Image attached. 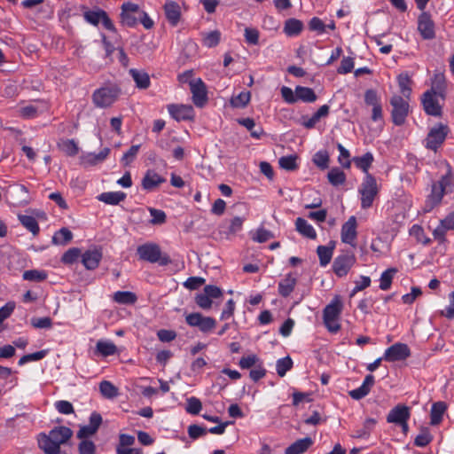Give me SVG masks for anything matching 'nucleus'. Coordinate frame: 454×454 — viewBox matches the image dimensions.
<instances>
[{
  "label": "nucleus",
  "instance_id": "35",
  "mask_svg": "<svg viewBox=\"0 0 454 454\" xmlns=\"http://www.w3.org/2000/svg\"><path fill=\"white\" fill-rule=\"evenodd\" d=\"M353 160L357 168L361 169L365 175L370 174L368 170L373 161L372 153L368 152L362 156L355 157Z\"/></svg>",
  "mask_w": 454,
  "mask_h": 454
},
{
  "label": "nucleus",
  "instance_id": "26",
  "mask_svg": "<svg viewBox=\"0 0 454 454\" xmlns=\"http://www.w3.org/2000/svg\"><path fill=\"white\" fill-rule=\"evenodd\" d=\"M110 153V149L105 147L98 153H89L82 157V163L87 166H94L104 161Z\"/></svg>",
  "mask_w": 454,
  "mask_h": 454
},
{
  "label": "nucleus",
  "instance_id": "41",
  "mask_svg": "<svg viewBox=\"0 0 454 454\" xmlns=\"http://www.w3.org/2000/svg\"><path fill=\"white\" fill-rule=\"evenodd\" d=\"M328 181L333 186L343 184L346 181L345 173L339 168H333L327 175Z\"/></svg>",
  "mask_w": 454,
  "mask_h": 454
},
{
  "label": "nucleus",
  "instance_id": "31",
  "mask_svg": "<svg viewBox=\"0 0 454 454\" xmlns=\"http://www.w3.org/2000/svg\"><path fill=\"white\" fill-rule=\"evenodd\" d=\"M446 408L447 406L443 402H437L432 405L430 412V424L432 426H436L441 423Z\"/></svg>",
  "mask_w": 454,
  "mask_h": 454
},
{
  "label": "nucleus",
  "instance_id": "34",
  "mask_svg": "<svg viewBox=\"0 0 454 454\" xmlns=\"http://www.w3.org/2000/svg\"><path fill=\"white\" fill-rule=\"evenodd\" d=\"M296 101L301 100L307 103H312L317 100V95L314 90L308 87L297 86L295 88Z\"/></svg>",
  "mask_w": 454,
  "mask_h": 454
},
{
  "label": "nucleus",
  "instance_id": "62",
  "mask_svg": "<svg viewBox=\"0 0 454 454\" xmlns=\"http://www.w3.org/2000/svg\"><path fill=\"white\" fill-rule=\"evenodd\" d=\"M354 68V59L350 57H344L340 62L337 72L341 74L350 73Z\"/></svg>",
  "mask_w": 454,
  "mask_h": 454
},
{
  "label": "nucleus",
  "instance_id": "32",
  "mask_svg": "<svg viewBox=\"0 0 454 454\" xmlns=\"http://www.w3.org/2000/svg\"><path fill=\"white\" fill-rule=\"evenodd\" d=\"M126 194L122 192H106L99 194L98 200L108 205H117L124 200Z\"/></svg>",
  "mask_w": 454,
  "mask_h": 454
},
{
  "label": "nucleus",
  "instance_id": "51",
  "mask_svg": "<svg viewBox=\"0 0 454 454\" xmlns=\"http://www.w3.org/2000/svg\"><path fill=\"white\" fill-rule=\"evenodd\" d=\"M297 157L295 155L283 156L279 158L278 164L281 168L291 171L297 168Z\"/></svg>",
  "mask_w": 454,
  "mask_h": 454
},
{
  "label": "nucleus",
  "instance_id": "53",
  "mask_svg": "<svg viewBox=\"0 0 454 454\" xmlns=\"http://www.w3.org/2000/svg\"><path fill=\"white\" fill-rule=\"evenodd\" d=\"M202 404L199 398L192 396L187 399L185 411L189 414L197 415L201 411Z\"/></svg>",
  "mask_w": 454,
  "mask_h": 454
},
{
  "label": "nucleus",
  "instance_id": "64",
  "mask_svg": "<svg viewBox=\"0 0 454 454\" xmlns=\"http://www.w3.org/2000/svg\"><path fill=\"white\" fill-rule=\"evenodd\" d=\"M80 454H95L96 446L92 441L82 440L78 446Z\"/></svg>",
  "mask_w": 454,
  "mask_h": 454
},
{
  "label": "nucleus",
  "instance_id": "54",
  "mask_svg": "<svg viewBox=\"0 0 454 454\" xmlns=\"http://www.w3.org/2000/svg\"><path fill=\"white\" fill-rule=\"evenodd\" d=\"M308 26L309 30L316 32L317 35H323L326 30V25L318 17H313L310 19Z\"/></svg>",
  "mask_w": 454,
  "mask_h": 454
},
{
  "label": "nucleus",
  "instance_id": "60",
  "mask_svg": "<svg viewBox=\"0 0 454 454\" xmlns=\"http://www.w3.org/2000/svg\"><path fill=\"white\" fill-rule=\"evenodd\" d=\"M20 116L25 119H32L38 115V107L34 105H27L19 109Z\"/></svg>",
  "mask_w": 454,
  "mask_h": 454
},
{
  "label": "nucleus",
  "instance_id": "21",
  "mask_svg": "<svg viewBox=\"0 0 454 454\" xmlns=\"http://www.w3.org/2000/svg\"><path fill=\"white\" fill-rule=\"evenodd\" d=\"M374 376L372 374H368L365 376L362 385L357 388L350 390L348 394L351 398L355 400H360L370 393L371 388L374 385Z\"/></svg>",
  "mask_w": 454,
  "mask_h": 454
},
{
  "label": "nucleus",
  "instance_id": "61",
  "mask_svg": "<svg viewBox=\"0 0 454 454\" xmlns=\"http://www.w3.org/2000/svg\"><path fill=\"white\" fill-rule=\"evenodd\" d=\"M364 102L372 107L380 104V99L375 90L369 89L364 92Z\"/></svg>",
  "mask_w": 454,
  "mask_h": 454
},
{
  "label": "nucleus",
  "instance_id": "8",
  "mask_svg": "<svg viewBox=\"0 0 454 454\" xmlns=\"http://www.w3.org/2000/svg\"><path fill=\"white\" fill-rule=\"evenodd\" d=\"M390 105L392 106L391 117L393 122L396 126L403 125L405 122L410 111L409 98L399 95H394L390 98Z\"/></svg>",
  "mask_w": 454,
  "mask_h": 454
},
{
  "label": "nucleus",
  "instance_id": "20",
  "mask_svg": "<svg viewBox=\"0 0 454 454\" xmlns=\"http://www.w3.org/2000/svg\"><path fill=\"white\" fill-rule=\"evenodd\" d=\"M165 182L166 178L160 176L154 169H148L142 179L141 184L144 190L152 191Z\"/></svg>",
  "mask_w": 454,
  "mask_h": 454
},
{
  "label": "nucleus",
  "instance_id": "39",
  "mask_svg": "<svg viewBox=\"0 0 454 454\" xmlns=\"http://www.w3.org/2000/svg\"><path fill=\"white\" fill-rule=\"evenodd\" d=\"M238 121L240 125L249 130L251 136L254 138H260L263 134L262 129L259 126L256 127L254 121L251 118L239 119Z\"/></svg>",
  "mask_w": 454,
  "mask_h": 454
},
{
  "label": "nucleus",
  "instance_id": "17",
  "mask_svg": "<svg viewBox=\"0 0 454 454\" xmlns=\"http://www.w3.org/2000/svg\"><path fill=\"white\" fill-rule=\"evenodd\" d=\"M139 13V6L130 2L123 3L121 5V21L123 25L133 27L137 24L136 14Z\"/></svg>",
  "mask_w": 454,
  "mask_h": 454
},
{
  "label": "nucleus",
  "instance_id": "9",
  "mask_svg": "<svg viewBox=\"0 0 454 454\" xmlns=\"http://www.w3.org/2000/svg\"><path fill=\"white\" fill-rule=\"evenodd\" d=\"M421 105L424 112L430 116L441 117L444 101H442L440 95L433 90H426L421 95Z\"/></svg>",
  "mask_w": 454,
  "mask_h": 454
},
{
  "label": "nucleus",
  "instance_id": "37",
  "mask_svg": "<svg viewBox=\"0 0 454 454\" xmlns=\"http://www.w3.org/2000/svg\"><path fill=\"white\" fill-rule=\"evenodd\" d=\"M334 247L318 246L317 253L319 258V262L322 267H325L332 260Z\"/></svg>",
  "mask_w": 454,
  "mask_h": 454
},
{
  "label": "nucleus",
  "instance_id": "23",
  "mask_svg": "<svg viewBox=\"0 0 454 454\" xmlns=\"http://www.w3.org/2000/svg\"><path fill=\"white\" fill-rule=\"evenodd\" d=\"M428 90L440 95L442 101L446 99L447 83L445 75L442 73H436L431 79V88Z\"/></svg>",
  "mask_w": 454,
  "mask_h": 454
},
{
  "label": "nucleus",
  "instance_id": "46",
  "mask_svg": "<svg viewBox=\"0 0 454 454\" xmlns=\"http://www.w3.org/2000/svg\"><path fill=\"white\" fill-rule=\"evenodd\" d=\"M293 367V360L290 356L280 358L276 363V370L279 377H284Z\"/></svg>",
  "mask_w": 454,
  "mask_h": 454
},
{
  "label": "nucleus",
  "instance_id": "25",
  "mask_svg": "<svg viewBox=\"0 0 454 454\" xmlns=\"http://www.w3.org/2000/svg\"><path fill=\"white\" fill-rule=\"evenodd\" d=\"M312 444L313 441L310 437H304L302 439H299L286 449L285 454H302Z\"/></svg>",
  "mask_w": 454,
  "mask_h": 454
},
{
  "label": "nucleus",
  "instance_id": "50",
  "mask_svg": "<svg viewBox=\"0 0 454 454\" xmlns=\"http://www.w3.org/2000/svg\"><path fill=\"white\" fill-rule=\"evenodd\" d=\"M261 362L262 361L256 355L252 354L247 356L241 357L239 362V365L241 369H250V368H254Z\"/></svg>",
  "mask_w": 454,
  "mask_h": 454
},
{
  "label": "nucleus",
  "instance_id": "38",
  "mask_svg": "<svg viewBox=\"0 0 454 454\" xmlns=\"http://www.w3.org/2000/svg\"><path fill=\"white\" fill-rule=\"evenodd\" d=\"M19 220L27 231L33 233L34 236H36L39 233L40 228L37 221L34 216L21 215H19Z\"/></svg>",
  "mask_w": 454,
  "mask_h": 454
},
{
  "label": "nucleus",
  "instance_id": "48",
  "mask_svg": "<svg viewBox=\"0 0 454 454\" xmlns=\"http://www.w3.org/2000/svg\"><path fill=\"white\" fill-rule=\"evenodd\" d=\"M47 278V273L44 270H29L23 273V279L28 281L41 282Z\"/></svg>",
  "mask_w": 454,
  "mask_h": 454
},
{
  "label": "nucleus",
  "instance_id": "45",
  "mask_svg": "<svg viewBox=\"0 0 454 454\" xmlns=\"http://www.w3.org/2000/svg\"><path fill=\"white\" fill-rule=\"evenodd\" d=\"M59 149L67 156H75L79 152V147L74 139H66L59 144Z\"/></svg>",
  "mask_w": 454,
  "mask_h": 454
},
{
  "label": "nucleus",
  "instance_id": "33",
  "mask_svg": "<svg viewBox=\"0 0 454 454\" xmlns=\"http://www.w3.org/2000/svg\"><path fill=\"white\" fill-rule=\"evenodd\" d=\"M96 351L103 356H109L117 352V347L109 340H99L96 344Z\"/></svg>",
  "mask_w": 454,
  "mask_h": 454
},
{
  "label": "nucleus",
  "instance_id": "56",
  "mask_svg": "<svg viewBox=\"0 0 454 454\" xmlns=\"http://www.w3.org/2000/svg\"><path fill=\"white\" fill-rule=\"evenodd\" d=\"M337 148L340 152V155L338 157L339 163L346 168H348L350 167V153L348 150H347L341 144H337Z\"/></svg>",
  "mask_w": 454,
  "mask_h": 454
},
{
  "label": "nucleus",
  "instance_id": "3",
  "mask_svg": "<svg viewBox=\"0 0 454 454\" xmlns=\"http://www.w3.org/2000/svg\"><path fill=\"white\" fill-rule=\"evenodd\" d=\"M343 310V302L340 295L334 296L323 310V321L331 333H337L340 329V318Z\"/></svg>",
  "mask_w": 454,
  "mask_h": 454
},
{
  "label": "nucleus",
  "instance_id": "40",
  "mask_svg": "<svg viewBox=\"0 0 454 454\" xmlns=\"http://www.w3.org/2000/svg\"><path fill=\"white\" fill-rule=\"evenodd\" d=\"M101 395L107 399H113L119 395L118 388L110 381L103 380L99 384Z\"/></svg>",
  "mask_w": 454,
  "mask_h": 454
},
{
  "label": "nucleus",
  "instance_id": "24",
  "mask_svg": "<svg viewBox=\"0 0 454 454\" xmlns=\"http://www.w3.org/2000/svg\"><path fill=\"white\" fill-rule=\"evenodd\" d=\"M129 74L132 77L136 83V87L139 90H146L151 85L150 76L147 72L143 69L130 68Z\"/></svg>",
  "mask_w": 454,
  "mask_h": 454
},
{
  "label": "nucleus",
  "instance_id": "42",
  "mask_svg": "<svg viewBox=\"0 0 454 454\" xmlns=\"http://www.w3.org/2000/svg\"><path fill=\"white\" fill-rule=\"evenodd\" d=\"M220 40L221 33L218 30L202 34V43L207 48L215 47L220 43Z\"/></svg>",
  "mask_w": 454,
  "mask_h": 454
},
{
  "label": "nucleus",
  "instance_id": "18",
  "mask_svg": "<svg viewBox=\"0 0 454 454\" xmlns=\"http://www.w3.org/2000/svg\"><path fill=\"white\" fill-rule=\"evenodd\" d=\"M170 116L177 121L192 120L194 116V111L192 106L170 104L167 106Z\"/></svg>",
  "mask_w": 454,
  "mask_h": 454
},
{
  "label": "nucleus",
  "instance_id": "15",
  "mask_svg": "<svg viewBox=\"0 0 454 454\" xmlns=\"http://www.w3.org/2000/svg\"><path fill=\"white\" fill-rule=\"evenodd\" d=\"M418 31L424 40L435 37L434 22L429 13L423 12L418 18Z\"/></svg>",
  "mask_w": 454,
  "mask_h": 454
},
{
  "label": "nucleus",
  "instance_id": "19",
  "mask_svg": "<svg viewBox=\"0 0 454 454\" xmlns=\"http://www.w3.org/2000/svg\"><path fill=\"white\" fill-rule=\"evenodd\" d=\"M411 416L410 408L403 404H398L390 410L387 416V421L388 423L399 424L409 420Z\"/></svg>",
  "mask_w": 454,
  "mask_h": 454
},
{
  "label": "nucleus",
  "instance_id": "2",
  "mask_svg": "<svg viewBox=\"0 0 454 454\" xmlns=\"http://www.w3.org/2000/svg\"><path fill=\"white\" fill-rule=\"evenodd\" d=\"M73 436V431L65 426L53 427L49 434L41 433L37 442L39 448L44 453H52L61 445L66 444Z\"/></svg>",
  "mask_w": 454,
  "mask_h": 454
},
{
  "label": "nucleus",
  "instance_id": "43",
  "mask_svg": "<svg viewBox=\"0 0 454 454\" xmlns=\"http://www.w3.org/2000/svg\"><path fill=\"white\" fill-rule=\"evenodd\" d=\"M73 239V233L67 228H61L52 237L55 245H66Z\"/></svg>",
  "mask_w": 454,
  "mask_h": 454
},
{
  "label": "nucleus",
  "instance_id": "63",
  "mask_svg": "<svg viewBox=\"0 0 454 454\" xmlns=\"http://www.w3.org/2000/svg\"><path fill=\"white\" fill-rule=\"evenodd\" d=\"M31 325L38 329H50L52 326V321L50 317H34L31 319Z\"/></svg>",
  "mask_w": 454,
  "mask_h": 454
},
{
  "label": "nucleus",
  "instance_id": "13",
  "mask_svg": "<svg viewBox=\"0 0 454 454\" xmlns=\"http://www.w3.org/2000/svg\"><path fill=\"white\" fill-rule=\"evenodd\" d=\"M357 222L356 216H350L347 222H345L340 230V239L345 244L351 246L352 247H356L357 238Z\"/></svg>",
  "mask_w": 454,
  "mask_h": 454
},
{
  "label": "nucleus",
  "instance_id": "59",
  "mask_svg": "<svg viewBox=\"0 0 454 454\" xmlns=\"http://www.w3.org/2000/svg\"><path fill=\"white\" fill-rule=\"evenodd\" d=\"M54 406L55 409L61 414L69 415L74 412L73 404L66 400L55 402Z\"/></svg>",
  "mask_w": 454,
  "mask_h": 454
},
{
  "label": "nucleus",
  "instance_id": "47",
  "mask_svg": "<svg viewBox=\"0 0 454 454\" xmlns=\"http://www.w3.org/2000/svg\"><path fill=\"white\" fill-rule=\"evenodd\" d=\"M135 437L127 434H121L119 435V443L116 446V453L120 454V450H126L135 443Z\"/></svg>",
  "mask_w": 454,
  "mask_h": 454
},
{
  "label": "nucleus",
  "instance_id": "28",
  "mask_svg": "<svg viewBox=\"0 0 454 454\" xmlns=\"http://www.w3.org/2000/svg\"><path fill=\"white\" fill-rule=\"evenodd\" d=\"M295 229L302 236L314 239L317 237V232L313 226L308 223L307 220L298 217L295 221Z\"/></svg>",
  "mask_w": 454,
  "mask_h": 454
},
{
  "label": "nucleus",
  "instance_id": "29",
  "mask_svg": "<svg viewBox=\"0 0 454 454\" xmlns=\"http://www.w3.org/2000/svg\"><path fill=\"white\" fill-rule=\"evenodd\" d=\"M297 279L292 274H287L285 278H283L278 283V293L283 297H287L294 291Z\"/></svg>",
  "mask_w": 454,
  "mask_h": 454
},
{
  "label": "nucleus",
  "instance_id": "49",
  "mask_svg": "<svg viewBox=\"0 0 454 454\" xmlns=\"http://www.w3.org/2000/svg\"><path fill=\"white\" fill-rule=\"evenodd\" d=\"M395 271V269H387V270L382 272L380 278V288L381 290L386 291L390 288L393 277Z\"/></svg>",
  "mask_w": 454,
  "mask_h": 454
},
{
  "label": "nucleus",
  "instance_id": "27",
  "mask_svg": "<svg viewBox=\"0 0 454 454\" xmlns=\"http://www.w3.org/2000/svg\"><path fill=\"white\" fill-rule=\"evenodd\" d=\"M165 15L172 26H176L180 20V9L178 4L170 1L164 5Z\"/></svg>",
  "mask_w": 454,
  "mask_h": 454
},
{
  "label": "nucleus",
  "instance_id": "44",
  "mask_svg": "<svg viewBox=\"0 0 454 454\" xmlns=\"http://www.w3.org/2000/svg\"><path fill=\"white\" fill-rule=\"evenodd\" d=\"M251 98L249 91H241L231 98V105L235 108H244L247 106Z\"/></svg>",
  "mask_w": 454,
  "mask_h": 454
},
{
  "label": "nucleus",
  "instance_id": "16",
  "mask_svg": "<svg viewBox=\"0 0 454 454\" xmlns=\"http://www.w3.org/2000/svg\"><path fill=\"white\" fill-rule=\"evenodd\" d=\"M190 89L192 94V102L197 107H203L207 101V94L204 82L201 79L190 82Z\"/></svg>",
  "mask_w": 454,
  "mask_h": 454
},
{
  "label": "nucleus",
  "instance_id": "6",
  "mask_svg": "<svg viewBox=\"0 0 454 454\" xmlns=\"http://www.w3.org/2000/svg\"><path fill=\"white\" fill-rule=\"evenodd\" d=\"M137 253L140 260L151 263L158 262L161 266L170 263V259L167 254H163L160 246L153 242H147L140 245L137 248Z\"/></svg>",
  "mask_w": 454,
  "mask_h": 454
},
{
  "label": "nucleus",
  "instance_id": "4",
  "mask_svg": "<svg viewBox=\"0 0 454 454\" xmlns=\"http://www.w3.org/2000/svg\"><path fill=\"white\" fill-rule=\"evenodd\" d=\"M449 133L450 128L447 124L437 122L429 128L428 133L423 140V145L435 153L444 144Z\"/></svg>",
  "mask_w": 454,
  "mask_h": 454
},
{
  "label": "nucleus",
  "instance_id": "30",
  "mask_svg": "<svg viewBox=\"0 0 454 454\" xmlns=\"http://www.w3.org/2000/svg\"><path fill=\"white\" fill-rule=\"evenodd\" d=\"M303 29V23L297 19L291 18L285 21L283 31L287 36H296Z\"/></svg>",
  "mask_w": 454,
  "mask_h": 454
},
{
  "label": "nucleus",
  "instance_id": "10",
  "mask_svg": "<svg viewBox=\"0 0 454 454\" xmlns=\"http://www.w3.org/2000/svg\"><path fill=\"white\" fill-rule=\"evenodd\" d=\"M356 262V257L355 254L346 251L335 257L332 268L337 277L343 278L348 275Z\"/></svg>",
  "mask_w": 454,
  "mask_h": 454
},
{
  "label": "nucleus",
  "instance_id": "14",
  "mask_svg": "<svg viewBox=\"0 0 454 454\" xmlns=\"http://www.w3.org/2000/svg\"><path fill=\"white\" fill-rule=\"evenodd\" d=\"M410 355L411 351L406 344L395 343L385 350L383 358L387 362H395L404 360L409 357Z\"/></svg>",
  "mask_w": 454,
  "mask_h": 454
},
{
  "label": "nucleus",
  "instance_id": "5",
  "mask_svg": "<svg viewBox=\"0 0 454 454\" xmlns=\"http://www.w3.org/2000/svg\"><path fill=\"white\" fill-rule=\"evenodd\" d=\"M121 93V90L118 85H105L93 92L92 102L98 108H107L117 101Z\"/></svg>",
  "mask_w": 454,
  "mask_h": 454
},
{
  "label": "nucleus",
  "instance_id": "7",
  "mask_svg": "<svg viewBox=\"0 0 454 454\" xmlns=\"http://www.w3.org/2000/svg\"><path fill=\"white\" fill-rule=\"evenodd\" d=\"M358 192L360 194L361 207L363 209L370 208L379 192L377 181L372 175L367 174L364 176Z\"/></svg>",
  "mask_w": 454,
  "mask_h": 454
},
{
  "label": "nucleus",
  "instance_id": "22",
  "mask_svg": "<svg viewBox=\"0 0 454 454\" xmlns=\"http://www.w3.org/2000/svg\"><path fill=\"white\" fill-rule=\"evenodd\" d=\"M102 259V253L98 249H90L82 254V262L87 270L98 268Z\"/></svg>",
  "mask_w": 454,
  "mask_h": 454
},
{
  "label": "nucleus",
  "instance_id": "57",
  "mask_svg": "<svg viewBox=\"0 0 454 454\" xmlns=\"http://www.w3.org/2000/svg\"><path fill=\"white\" fill-rule=\"evenodd\" d=\"M244 36L248 44L256 45L259 43V31L254 27H246Z\"/></svg>",
  "mask_w": 454,
  "mask_h": 454
},
{
  "label": "nucleus",
  "instance_id": "55",
  "mask_svg": "<svg viewBox=\"0 0 454 454\" xmlns=\"http://www.w3.org/2000/svg\"><path fill=\"white\" fill-rule=\"evenodd\" d=\"M81 254V250L73 247L65 252L61 257V262L65 264H72L76 262Z\"/></svg>",
  "mask_w": 454,
  "mask_h": 454
},
{
  "label": "nucleus",
  "instance_id": "1",
  "mask_svg": "<svg viewBox=\"0 0 454 454\" xmlns=\"http://www.w3.org/2000/svg\"><path fill=\"white\" fill-rule=\"evenodd\" d=\"M454 191V176L450 166L447 165V171L438 181L433 182L431 190L427 196L424 211L430 212L441 204L445 194Z\"/></svg>",
  "mask_w": 454,
  "mask_h": 454
},
{
  "label": "nucleus",
  "instance_id": "36",
  "mask_svg": "<svg viewBox=\"0 0 454 454\" xmlns=\"http://www.w3.org/2000/svg\"><path fill=\"white\" fill-rule=\"evenodd\" d=\"M113 299L119 304H133L137 301V295L129 291H117L114 294Z\"/></svg>",
  "mask_w": 454,
  "mask_h": 454
},
{
  "label": "nucleus",
  "instance_id": "52",
  "mask_svg": "<svg viewBox=\"0 0 454 454\" xmlns=\"http://www.w3.org/2000/svg\"><path fill=\"white\" fill-rule=\"evenodd\" d=\"M104 14L105 11L98 10L85 12L83 16L88 23L92 24L94 26H98L100 23Z\"/></svg>",
  "mask_w": 454,
  "mask_h": 454
},
{
  "label": "nucleus",
  "instance_id": "58",
  "mask_svg": "<svg viewBox=\"0 0 454 454\" xmlns=\"http://www.w3.org/2000/svg\"><path fill=\"white\" fill-rule=\"evenodd\" d=\"M314 163L319 167L320 168H328L329 163V155L326 151H318L314 155L313 159Z\"/></svg>",
  "mask_w": 454,
  "mask_h": 454
},
{
  "label": "nucleus",
  "instance_id": "12",
  "mask_svg": "<svg viewBox=\"0 0 454 454\" xmlns=\"http://www.w3.org/2000/svg\"><path fill=\"white\" fill-rule=\"evenodd\" d=\"M185 322L192 327H198L202 333H208L216 325V321L211 317H204L201 313L193 312L185 316Z\"/></svg>",
  "mask_w": 454,
  "mask_h": 454
},
{
  "label": "nucleus",
  "instance_id": "11",
  "mask_svg": "<svg viewBox=\"0 0 454 454\" xmlns=\"http://www.w3.org/2000/svg\"><path fill=\"white\" fill-rule=\"evenodd\" d=\"M223 291L216 286L207 285L203 292L196 294L195 302L202 309H209L213 305V299L221 298Z\"/></svg>",
  "mask_w": 454,
  "mask_h": 454
}]
</instances>
